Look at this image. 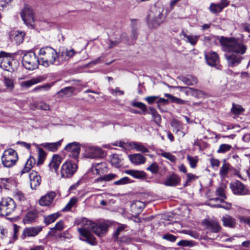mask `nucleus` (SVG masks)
I'll use <instances>...</instances> for the list:
<instances>
[{
  "label": "nucleus",
  "instance_id": "obj_1",
  "mask_svg": "<svg viewBox=\"0 0 250 250\" xmlns=\"http://www.w3.org/2000/svg\"><path fill=\"white\" fill-rule=\"evenodd\" d=\"M76 54V52L73 49L66 48L58 52L49 46L42 47L39 50L41 64L45 67L51 65L60 66L68 61Z\"/></svg>",
  "mask_w": 250,
  "mask_h": 250
},
{
  "label": "nucleus",
  "instance_id": "obj_2",
  "mask_svg": "<svg viewBox=\"0 0 250 250\" xmlns=\"http://www.w3.org/2000/svg\"><path fill=\"white\" fill-rule=\"evenodd\" d=\"M83 227L78 229L80 234L85 239H83L88 244L95 245L97 244L95 237L91 234L93 231L99 237L104 235L108 230V226L105 223L96 224L90 220L84 219L83 220Z\"/></svg>",
  "mask_w": 250,
  "mask_h": 250
},
{
  "label": "nucleus",
  "instance_id": "obj_3",
  "mask_svg": "<svg viewBox=\"0 0 250 250\" xmlns=\"http://www.w3.org/2000/svg\"><path fill=\"white\" fill-rule=\"evenodd\" d=\"M246 41V40L244 39L243 35H242L240 38H227L222 36L219 40L224 51L233 52L241 56L246 52L248 49Z\"/></svg>",
  "mask_w": 250,
  "mask_h": 250
},
{
  "label": "nucleus",
  "instance_id": "obj_4",
  "mask_svg": "<svg viewBox=\"0 0 250 250\" xmlns=\"http://www.w3.org/2000/svg\"><path fill=\"white\" fill-rule=\"evenodd\" d=\"M163 9L160 7H154L149 11L147 22L150 28H157L164 21L165 17L163 14Z\"/></svg>",
  "mask_w": 250,
  "mask_h": 250
},
{
  "label": "nucleus",
  "instance_id": "obj_5",
  "mask_svg": "<svg viewBox=\"0 0 250 250\" xmlns=\"http://www.w3.org/2000/svg\"><path fill=\"white\" fill-rule=\"evenodd\" d=\"M22 63L26 69L30 70L38 68L39 64L42 65L40 56L38 57L34 52L26 53L22 57Z\"/></svg>",
  "mask_w": 250,
  "mask_h": 250
},
{
  "label": "nucleus",
  "instance_id": "obj_6",
  "mask_svg": "<svg viewBox=\"0 0 250 250\" xmlns=\"http://www.w3.org/2000/svg\"><path fill=\"white\" fill-rule=\"evenodd\" d=\"M1 159L3 166L10 168L16 165L18 160V156L15 150L9 148L4 150Z\"/></svg>",
  "mask_w": 250,
  "mask_h": 250
},
{
  "label": "nucleus",
  "instance_id": "obj_7",
  "mask_svg": "<svg viewBox=\"0 0 250 250\" xmlns=\"http://www.w3.org/2000/svg\"><path fill=\"white\" fill-rule=\"evenodd\" d=\"M16 207V203L12 198H2L0 202V216H8L15 210Z\"/></svg>",
  "mask_w": 250,
  "mask_h": 250
},
{
  "label": "nucleus",
  "instance_id": "obj_8",
  "mask_svg": "<svg viewBox=\"0 0 250 250\" xmlns=\"http://www.w3.org/2000/svg\"><path fill=\"white\" fill-rule=\"evenodd\" d=\"M78 166L71 161H66L62 164L61 169V177L62 178L71 177L76 172Z\"/></svg>",
  "mask_w": 250,
  "mask_h": 250
},
{
  "label": "nucleus",
  "instance_id": "obj_9",
  "mask_svg": "<svg viewBox=\"0 0 250 250\" xmlns=\"http://www.w3.org/2000/svg\"><path fill=\"white\" fill-rule=\"evenodd\" d=\"M21 16L24 23L29 27H34V15L32 9L27 5L24 7L21 12Z\"/></svg>",
  "mask_w": 250,
  "mask_h": 250
},
{
  "label": "nucleus",
  "instance_id": "obj_10",
  "mask_svg": "<svg viewBox=\"0 0 250 250\" xmlns=\"http://www.w3.org/2000/svg\"><path fill=\"white\" fill-rule=\"evenodd\" d=\"M13 59L10 54H7L4 52H0V67L2 69L9 72L14 71L12 66Z\"/></svg>",
  "mask_w": 250,
  "mask_h": 250
},
{
  "label": "nucleus",
  "instance_id": "obj_11",
  "mask_svg": "<svg viewBox=\"0 0 250 250\" xmlns=\"http://www.w3.org/2000/svg\"><path fill=\"white\" fill-rule=\"evenodd\" d=\"M104 155V153L100 147L88 146L85 147V156L88 158H96L99 157H103Z\"/></svg>",
  "mask_w": 250,
  "mask_h": 250
},
{
  "label": "nucleus",
  "instance_id": "obj_12",
  "mask_svg": "<svg viewBox=\"0 0 250 250\" xmlns=\"http://www.w3.org/2000/svg\"><path fill=\"white\" fill-rule=\"evenodd\" d=\"M229 187L232 192L235 195H243L248 193V189L246 187L239 181L230 183Z\"/></svg>",
  "mask_w": 250,
  "mask_h": 250
},
{
  "label": "nucleus",
  "instance_id": "obj_13",
  "mask_svg": "<svg viewBox=\"0 0 250 250\" xmlns=\"http://www.w3.org/2000/svg\"><path fill=\"white\" fill-rule=\"evenodd\" d=\"M231 53L226 54L225 55L227 62L228 65L229 67H234L239 64L244 59L243 57L239 54L230 52Z\"/></svg>",
  "mask_w": 250,
  "mask_h": 250
},
{
  "label": "nucleus",
  "instance_id": "obj_14",
  "mask_svg": "<svg viewBox=\"0 0 250 250\" xmlns=\"http://www.w3.org/2000/svg\"><path fill=\"white\" fill-rule=\"evenodd\" d=\"M64 150L69 152V156L75 159H77L79 156L80 151V145L77 142H73L67 144Z\"/></svg>",
  "mask_w": 250,
  "mask_h": 250
},
{
  "label": "nucleus",
  "instance_id": "obj_15",
  "mask_svg": "<svg viewBox=\"0 0 250 250\" xmlns=\"http://www.w3.org/2000/svg\"><path fill=\"white\" fill-rule=\"evenodd\" d=\"M42 230V227L37 226L25 228L22 232L21 237L23 239L26 237H35Z\"/></svg>",
  "mask_w": 250,
  "mask_h": 250
},
{
  "label": "nucleus",
  "instance_id": "obj_16",
  "mask_svg": "<svg viewBox=\"0 0 250 250\" xmlns=\"http://www.w3.org/2000/svg\"><path fill=\"white\" fill-rule=\"evenodd\" d=\"M205 58L207 63L211 66H215L219 63L218 55L215 52H209L205 54Z\"/></svg>",
  "mask_w": 250,
  "mask_h": 250
},
{
  "label": "nucleus",
  "instance_id": "obj_17",
  "mask_svg": "<svg viewBox=\"0 0 250 250\" xmlns=\"http://www.w3.org/2000/svg\"><path fill=\"white\" fill-rule=\"evenodd\" d=\"M213 198L209 199V202L208 203V205L210 207L216 208H223L226 209H229L230 208L231 205L225 202V200L221 201L220 200H212Z\"/></svg>",
  "mask_w": 250,
  "mask_h": 250
},
{
  "label": "nucleus",
  "instance_id": "obj_18",
  "mask_svg": "<svg viewBox=\"0 0 250 250\" xmlns=\"http://www.w3.org/2000/svg\"><path fill=\"white\" fill-rule=\"evenodd\" d=\"M29 178L30 180V187L33 189H35L39 187L41 184V177L35 171H32L29 174Z\"/></svg>",
  "mask_w": 250,
  "mask_h": 250
},
{
  "label": "nucleus",
  "instance_id": "obj_19",
  "mask_svg": "<svg viewBox=\"0 0 250 250\" xmlns=\"http://www.w3.org/2000/svg\"><path fill=\"white\" fill-rule=\"evenodd\" d=\"M56 195V193L54 192H48L40 199L39 201L40 204L42 206L50 205L52 203Z\"/></svg>",
  "mask_w": 250,
  "mask_h": 250
},
{
  "label": "nucleus",
  "instance_id": "obj_20",
  "mask_svg": "<svg viewBox=\"0 0 250 250\" xmlns=\"http://www.w3.org/2000/svg\"><path fill=\"white\" fill-rule=\"evenodd\" d=\"M177 79L187 85H194L198 83V79L192 75H188L187 76H180L177 77Z\"/></svg>",
  "mask_w": 250,
  "mask_h": 250
},
{
  "label": "nucleus",
  "instance_id": "obj_21",
  "mask_svg": "<svg viewBox=\"0 0 250 250\" xmlns=\"http://www.w3.org/2000/svg\"><path fill=\"white\" fill-rule=\"evenodd\" d=\"M180 182V178L176 174L173 173L169 175L164 182L167 186H176L178 185Z\"/></svg>",
  "mask_w": 250,
  "mask_h": 250
},
{
  "label": "nucleus",
  "instance_id": "obj_22",
  "mask_svg": "<svg viewBox=\"0 0 250 250\" xmlns=\"http://www.w3.org/2000/svg\"><path fill=\"white\" fill-rule=\"evenodd\" d=\"M38 217V213L36 210L29 211L25 215L23 222L24 224H31L35 222Z\"/></svg>",
  "mask_w": 250,
  "mask_h": 250
},
{
  "label": "nucleus",
  "instance_id": "obj_23",
  "mask_svg": "<svg viewBox=\"0 0 250 250\" xmlns=\"http://www.w3.org/2000/svg\"><path fill=\"white\" fill-rule=\"evenodd\" d=\"M61 157L58 155H54L52 158L51 161L49 164V167L51 170H54L56 172L61 163Z\"/></svg>",
  "mask_w": 250,
  "mask_h": 250
},
{
  "label": "nucleus",
  "instance_id": "obj_24",
  "mask_svg": "<svg viewBox=\"0 0 250 250\" xmlns=\"http://www.w3.org/2000/svg\"><path fill=\"white\" fill-rule=\"evenodd\" d=\"M129 160L136 165L142 164L146 161V158L140 154H134L128 155Z\"/></svg>",
  "mask_w": 250,
  "mask_h": 250
},
{
  "label": "nucleus",
  "instance_id": "obj_25",
  "mask_svg": "<svg viewBox=\"0 0 250 250\" xmlns=\"http://www.w3.org/2000/svg\"><path fill=\"white\" fill-rule=\"evenodd\" d=\"M124 172L136 179H142L146 177V174L143 171L128 169L125 170Z\"/></svg>",
  "mask_w": 250,
  "mask_h": 250
},
{
  "label": "nucleus",
  "instance_id": "obj_26",
  "mask_svg": "<svg viewBox=\"0 0 250 250\" xmlns=\"http://www.w3.org/2000/svg\"><path fill=\"white\" fill-rule=\"evenodd\" d=\"M25 33L22 31H13L11 34V37L16 42V43L20 44L24 40Z\"/></svg>",
  "mask_w": 250,
  "mask_h": 250
},
{
  "label": "nucleus",
  "instance_id": "obj_27",
  "mask_svg": "<svg viewBox=\"0 0 250 250\" xmlns=\"http://www.w3.org/2000/svg\"><path fill=\"white\" fill-rule=\"evenodd\" d=\"M181 36H183L185 40L192 45H195L199 40V36L187 35L185 31H182L180 34Z\"/></svg>",
  "mask_w": 250,
  "mask_h": 250
},
{
  "label": "nucleus",
  "instance_id": "obj_28",
  "mask_svg": "<svg viewBox=\"0 0 250 250\" xmlns=\"http://www.w3.org/2000/svg\"><path fill=\"white\" fill-rule=\"evenodd\" d=\"M36 164L35 159L32 156H30L29 158L27 160L25 164L24 167L21 171V174L28 172Z\"/></svg>",
  "mask_w": 250,
  "mask_h": 250
},
{
  "label": "nucleus",
  "instance_id": "obj_29",
  "mask_svg": "<svg viewBox=\"0 0 250 250\" xmlns=\"http://www.w3.org/2000/svg\"><path fill=\"white\" fill-rule=\"evenodd\" d=\"M222 221L223 225L225 227L233 228L235 226L236 222L235 219L229 215L223 216Z\"/></svg>",
  "mask_w": 250,
  "mask_h": 250
},
{
  "label": "nucleus",
  "instance_id": "obj_30",
  "mask_svg": "<svg viewBox=\"0 0 250 250\" xmlns=\"http://www.w3.org/2000/svg\"><path fill=\"white\" fill-rule=\"evenodd\" d=\"M62 140L55 143H46L42 144V146L49 151L54 152L61 146Z\"/></svg>",
  "mask_w": 250,
  "mask_h": 250
},
{
  "label": "nucleus",
  "instance_id": "obj_31",
  "mask_svg": "<svg viewBox=\"0 0 250 250\" xmlns=\"http://www.w3.org/2000/svg\"><path fill=\"white\" fill-rule=\"evenodd\" d=\"M94 168L96 170L97 174H103L104 172H106L107 168V164L105 162L97 163L94 166Z\"/></svg>",
  "mask_w": 250,
  "mask_h": 250
},
{
  "label": "nucleus",
  "instance_id": "obj_32",
  "mask_svg": "<svg viewBox=\"0 0 250 250\" xmlns=\"http://www.w3.org/2000/svg\"><path fill=\"white\" fill-rule=\"evenodd\" d=\"M206 225L208 229H210L212 232H218L221 229L220 226L215 221H208L207 222Z\"/></svg>",
  "mask_w": 250,
  "mask_h": 250
},
{
  "label": "nucleus",
  "instance_id": "obj_33",
  "mask_svg": "<svg viewBox=\"0 0 250 250\" xmlns=\"http://www.w3.org/2000/svg\"><path fill=\"white\" fill-rule=\"evenodd\" d=\"M60 214L59 213H55L44 217V222L46 225H49L54 222L60 216Z\"/></svg>",
  "mask_w": 250,
  "mask_h": 250
},
{
  "label": "nucleus",
  "instance_id": "obj_34",
  "mask_svg": "<svg viewBox=\"0 0 250 250\" xmlns=\"http://www.w3.org/2000/svg\"><path fill=\"white\" fill-rule=\"evenodd\" d=\"M216 194L218 197L214 198L212 200H220L221 201L225 200L227 198L225 193L224 188L223 187H220L217 188Z\"/></svg>",
  "mask_w": 250,
  "mask_h": 250
},
{
  "label": "nucleus",
  "instance_id": "obj_35",
  "mask_svg": "<svg viewBox=\"0 0 250 250\" xmlns=\"http://www.w3.org/2000/svg\"><path fill=\"white\" fill-rule=\"evenodd\" d=\"M117 175L115 174L110 173L105 175L103 177H100L95 180L94 183H99L105 181H109L116 178Z\"/></svg>",
  "mask_w": 250,
  "mask_h": 250
},
{
  "label": "nucleus",
  "instance_id": "obj_36",
  "mask_svg": "<svg viewBox=\"0 0 250 250\" xmlns=\"http://www.w3.org/2000/svg\"><path fill=\"white\" fill-rule=\"evenodd\" d=\"M171 125L173 128V131L177 134H179L180 130L183 129V124L177 120H173L171 123Z\"/></svg>",
  "mask_w": 250,
  "mask_h": 250
},
{
  "label": "nucleus",
  "instance_id": "obj_37",
  "mask_svg": "<svg viewBox=\"0 0 250 250\" xmlns=\"http://www.w3.org/2000/svg\"><path fill=\"white\" fill-rule=\"evenodd\" d=\"M223 7L219 3H211L209 6V10L213 14H217L223 10Z\"/></svg>",
  "mask_w": 250,
  "mask_h": 250
},
{
  "label": "nucleus",
  "instance_id": "obj_38",
  "mask_svg": "<svg viewBox=\"0 0 250 250\" xmlns=\"http://www.w3.org/2000/svg\"><path fill=\"white\" fill-rule=\"evenodd\" d=\"M78 199L77 197H73L70 199L68 203L62 209V211H68L70 210L71 208L74 207L78 202Z\"/></svg>",
  "mask_w": 250,
  "mask_h": 250
},
{
  "label": "nucleus",
  "instance_id": "obj_39",
  "mask_svg": "<svg viewBox=\"0 0 250 250\" xmlns=\"http://www.w3.org/2000/svg\"><path fill=\"white\" fill-rule=\"evenodd\" d=\"M38 160L37 161V165H42L45 160L46 158V153L43 150V149L41 147H39L38 148Z\"/></svg>",
  "mask_w": 250,
  "mask_h": 250
},
{
  "label": "nucleus",
  "instance_id": "obj_40",
  "mask_svg": "<svg viewBox=\"0 0 250 250\" xmlns=\"http://www.w3.org/2000/svg\"><path fill=\"white\" fill-rule=\"evenodd\" d=\"M40 82L38 79H32L30 80L21 82L20 85L22 87L29 88L32 85L36 84Z\"/></svg>",
  "mask_w": 250,
  "mask_h": 250
},
{
  "label": "nucleus",
  "instance_id": "obj_41",
  "mask_svg": "<svg viewBox=\"0 0 250 250\" xmlns=\"http://www.w3.org/2000/svg\"><path fill=\"white\" fill-rule=\"evenodd\" d=\"M173 88L178 89L180 92L184 93L185 95L189 96L191 93V91H192V88L188 86H172Z\"/></svg>",
  "mask_w": 250,
  "mask_h": 250
},
{
  "label": "nucleus",
  "instance_id": "obj_42",
  "mask_svg": "<svg viewBox=\"0 0 250 250\" xmlns=\"http://www.w3.org/2000/svg\"><path fill=\"white\" fill-rule=\"evenodd\" d=\"M13 197L20 201H23L25 200L24 194L21 191L16 189L13 192Z\"/></svg>",
  "mask_w": 250,
  "mask_h": 250
},
{
  "label": "nucleus",
  "instance_id": "obj_43",
  "mask_svg": "<svg viewBox=\"0 0 250 250\" xmlns=\"http://www.w3.org/2000/svg\"><path fill=\"white\" fill-rule=\"evenodd\" d=\"M34 104L36 108L44 110H49L50 106L43 102H35Z\"/></svg>",
  "mask_w": 250,
  "mask_h": 250
},
{
  "label": "nucleus",
  "instance_id": "obj_44",
  "mask_svg": "<svg viewBox=\"0 0 250 250\" xmlns=\"http://www.w3.org/2000/svg\"><path fill=\"white\" fill-rule=\"evenodd\" d=\"M231 147L232 146L230 145L226 144H221L219 146L217 152L218 153H224L229 151Z\"/></svg>",
  "mask_w": 250,
  "mask_h": 250
},
{
  "label": "nucleus",
  "instance_id": "obj_45",
  "mask_svg": "<svg viewBox=\"0 0 250 250\" xmlns=\"http://www.w3.org/2000/svg\"><path fill=\"white\" fill-rule=\"evenodd\" d=\"M229 164L226 163L225 160H224V164L220 170V174L223 177L226 176L229 172Z\"/></svg>",
  "mask_w": 250,
  "mask_h": 250
},
{
  "label": "nucleus",
  "instance_id": "obj_46",
  "mask_svg": "<svg viewBox=\"0 0 250 250\" xmlns=\"http://www.w3.org/2000/svg\"><path fill=\"white\" fill-rule=\"evenodd\" d=\"M132 145L133 147L138 151L144 153L148 152V149L140 143L132 142Z\"/></svg>",
  "mask_w": 250,
  "mask_h": 250
},
{
  "label": "nucleus",
  "instance_id": "obj_47",
  "mask_svg": "<svg viewBox=\"0 0 250 250\" xmlns=\"http://www.w3.org/2000/svg\"><path fill=\"white\" fill-rule=\"evenodd\" d=\"M74 87L69 86V87H66L64 88L61 89L58 92V93L60 94H62L63 95H66L68 96H69L74 92Z\"/></svg>",
  "mask_w": 250,
  "mask_h": 250
},
{
  "label": "nucleus",
  "instance_id": "obj_48",
  "mask_svg": "<svg viewBox=\"0 0 250 250\" xmlns=\"http://www.w3.org/2000/svg\"><path fill=\"white\" fill-rule=\"evenodd\" d=\"M244 111V109L242 107L238 104H232V107L231 108V111L236 115L240 114Z\"/></svg>",
  "mask_w": 250,
  "mask_h": 250
},
{
  "label": "nucleus",
  "instance_id": "obj_49",
  "mask_svg": "<svg viewBox=\"0 0 250 250\" xmlns=\"http://www.w3.org/2000/svg\"><path fill=\"white\" fill-rule=\"evenodd\" d=\"M132 181L127 177H124L121 179L114 182L116 185H124L126 184L130 183Z\"/></svg>",
  "mask_w": 250,
  "mask_h": 250
},
{
  "label": "nucleus",
  "instance_id": "obj_50",
  "mask_svg": "<svg viewBox=\"0 0 250 250\" xmlns=\"http://www.w3.org/2000/svg\"><path fill=\"white\" fill-rule=\"evenodd\" d=\"M160 155L166 159L169 160L170 162L172 163H175L176 161V158L175 156L173 155L171 153L169 152H162Z\"/></svg>",
  "mask_w": 250,
  "mask_h": 250
},
{
  "label": "nucleus",
  "instance_id": "obj_51",
  "mask_svg": "<svg viewBox=\"0 0 250 250\" xmlns=\"http://www.w3.org/2000/svg\"><path fill=\"white\" fill-rule=\"evenodd\" d=\"M187 159L188 160L190 167L192 168H195L196 167V164L198 162L197 157H191L190 155L187 156Z\"/></svg>",
  "mask_w": 250,
  "mask_h": 250
},
{
  "label": "nucleus",
  "instance_id": "obj_52",
  "mask_svg": "<svg viewBox=\"0 0 250 250\" xmlns=\"http://www.w3.org/2000/svg\"><path fill=\"white\" fill-rule=\"evenodd\" d=\"M110 162L113 166L118 167L120 166V161L118 155L116 154L112 155L110 158Z\"/></svg>",
  "mask_w": 250,
  "mask_h": 250
},
{
  "label": "nucleus",
  "instance_id": "obj_53",
  "mask_svg": "<svg viewBox=\"0 0 250 250\" xmlns=\"http://www.w3.org/2000/svg\"><path fill=\"white\" fill-rule=\"evenodd\" d=\"M187 176L188 179L184 185V187H187V186L189 185L190 182L192 181H194L196 178H197V176H195V175H194L192 173H187Z\"/></svg>",
  "mask_w": 250,
  "mask_h": 250
},
{
  "label": "nucleus",
  "instance_id": "obj_54",
  "mask_svg": "<svg viewBox=\"0 0 250 250\" xmlns=\"http://www.w3.org/2000/svg\"><path fill=\"white\" fill-rule=\"evenodd\" d=\"M147 170L151 171L152 173H157L159 171V167L156 163H153L147 168Z\"/></svg>",
  "mask_w": 250,
  "mask_h": 250
},
{
  "label": "nucleus",
  "instance_id": "obj_55",
  "mask_svg": "<svg viewBox=\"0 0 250 250\" xmlns=\"http://www.w3.org/2000/svg\"><path fill=\"white\" fill-rule=\"evenodd\" d=\"M4 83L5 86L7 88L12 90L14 88L13 82L11 79L4 77Z\"/></svg>",
  "mask_w": 250,
  "mask_h": 250
},
{
  "label": "nucleus",
  "instance_id": "obj_56",
  "mask_svg": "<svg viewBox=\"0 0 250 250\" xmlns=\"http://www.w3.org/2000/svg\"><path fill=\"white\" fill-rule=\"evenodd\" d=\"M238 219L241 223L246 224L250 228V217L239 215Z\"/></svg>",
  "mask_w": 250,
  "mask_h": 250
},
{
  "label": "nucleus",
  "instance_id": "obj_57",
  "mask_svg": "<svg viewBox=\"0 0 250 250\" xmlns=\"http://www.w3.org/2000/svg\"><path fill=\"white\" fill-rule=\"evenodd\" d=\"M64 228V222L62 220H60L58 222L55 227L52 229H56L57 230H62Z\"/></svg>",
  "mask_w": 250,
  "mask_h": 250
},
{
  "label": "nucleus",
  "instance_id": "obj_58",
  "mask_svg": "<svg viewBox=\"0 0 250 250\" xmlns=\"http://www.w3.org/2000/svg\"><path fill=\"white\" fill-rule=\"evenodd\" d=\"M132 106L138 107L142 109L143 111H145L146 110V105L141 102H134L132 104Z\"/></svg>",
  "mask_w": 250,
  "mask_h": 250
},
{
  "label": "nucleus",
  "instance_id": "obj_59",
  "mask_svg": "<svg viewBox=\"0 0 250 250\" xmlns=\"http://www.w3.org/2000/svg\"><path fill=\"white\" fill-rule=\"evenodd\" d=\"M164 239L174 242L176 240V237L171 234H166L163 236Z\"/></svg>",
  "mask_w": 250,
  "mask_h": 250
},
{
  "label": "nucleus",
  "instance_id": "obj_60",
  "mask_svg": "<svg viewBox=\"0 0 250 250\" xmlns=\"http://www.w3.org/2000/svg\"><path fill=\"white\" fill-rule=\"evenodd\" d=\"M12 0H0V7L2 10L5 9L11 2Z\"/></svg>",
  "mask_w": 250,
  "mask_h": 250
},
{
  "label": "nucleus",
  "instance_id": "obj_61",
  "mask_svg": "<svg viewBox=\"0 0 250 250\" xmlns=\"http://www.w3.org/2000/svg\"><path fill=\"white\" fill-rule=\"evenodd\" d=\"M171 102L174 103H176V104H187L188 102V101L183 100L180 98H177V97H175L174 96L173 97H172V100Z\"/></svg>",
  "mask_w": 250,
  "mask_h": 250
},
{
  "label": "nucleus",
  "instance_id": "obj_62",
  "mask_svg": "<svg viewBox=\"0 0 250 250\" xmlns=\"http://www.w3.org/2000/svg\"><path fill=\"white\" fill-rule=\"evenodd\" d=\"M109 91L111 94H115L116 95H117L118 94L120 95H123L124 94V91L120 90L119 87H116L115 89L111 88L109 90Z\"/></svg>",
  "mask_w": 250,
  "mask_h": 250
},
{
  "label": "nucleus",
  "instance_id": "obj_63",
  "mask_svg": "<svg viewBox=\"0 0 250 250\" xmlns=\"http://www.w3.org/2000/svg\"><path fill=\"white\" fill-rule=\"evenodd\" d=\"M190 95L196 98H199L202 95V92L192 88V91H191Z\"/></svg>",
  "mask_w": 250,
  "mask_h": 250
},
{
  "label": "nucleus",
  "instance_id": "obj_64",
  "mask_svg": "<svg viewBox=\"0 0 250 250\" xmlns=\"http://www.w3.org/2000/svg\"><path fill=\"white\" fill-rule=\"evenodd\" d=\"M121 40L116 39L115 41L109 40V48H112L118 45L121 42Z\"/></svg>",
  "mask_w": 250,
  "mask_h": 250
}]
</instances>
